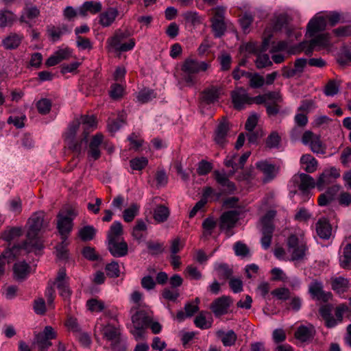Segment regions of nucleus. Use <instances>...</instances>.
I'll use <instances>...</instances> for the list:
<instances>
[{
  "instance_id": "obj_61",
  "label": "nucleus",
  "mask_w": 351,
  "mask_h": 351,
  "mask_svg": "<svg viewBox=\"0 0 351 351\" xmlns=\"http://www.w3.org/2000/svg\"><path fill=\"white\" fill-rule=\"evenodd\" d=\"M271 295L280 300H287L290 297V291L287 288L280 287L271 291Z\"/></svg>"
},
{
  "instance_id": "obj_18",
  "label": "nucleus",
  "mask_w": 351,
  "mask_h": 351,
  "mask_svg": "<svg viewBox=\"0 0 351 351\" xmlns=\"http://www.w3.org/2000/svg\"><path fill=\"white\" fill-rule=\"evenodd\" d=\"M108 249L114 257H123L128 254V246L123 240H117L107 242Z\"/></svg>"
},
{
  "instance_id": "obj_48",
  "label": "nucleus",
  "mask_w": 351,
  "mask_h": 351,
  "mask_svg": "<svg viewBox=\"0 0 351 351\" xmlns=\"http://www.w3.org/2000/svg\"><path fill=\"white\" fill-rule=\"evenodd\" d=\"M36 108L39 113L47 114L51 110V101L47 98H42L37 101Z\"/></svg>"
},
{
  "instance_id": "obj_2",
  "label": "nucleus",
  "mask_w": 351,
  "mask_h": 351,
  "mask_svg": "<svg viewBox=\"0 0 351 351\" xmlns=\"http://www.w3.org/2000/svg\"><path fill=\"white\" fill-rule=\"evenodd\" d=\"M287 253L292 261H302L308 252L306 241L302 234L290 235L287 241Z\"/></svg>"
},
{
  "instance_id": "obj_40",
  "label": "nucleus",
  "mask_w": 351,
  "mask_h": 351,
  "mask_svg": "<svg viewBox=\"0 0 351 351\" xmlns=\"http://www.w3.org/2000/svg\"><path fill=\"white\" fill-rule=\"evenodd\" d=\"M169 216V210L163 205L157 206L154 210V219L158 223L165 221Z\"/></svg>"
},
{
  "instance_id": "obj_60",
  "label": "nucleus",
  "mask_w": 351,
  "mask_h": 351,
  "mask_svg": "<svg viewBox=\"0 0 351 351\" xmlns=\"http://www.w3.org/2000/svg\"><path fill=\"white\" fill-rule=\"evenodd\" d=\"M184 247V243L180 237L172 239L170 242V255H177V254Z\"/></svg>"
},
{
  "instance_id": "obj_8",
  "label": "nucleus",
  "mask_w": 351,
  "mask_h": 351,
  "mask_svg": "<svg viewBox=\"0 0 351 351\" xmlns=\"http://www.w3.org/2000/svg\"><path fill=\"white\" fill-rule=\"evenodd\" d=\"M292 182L298 185L304 199L309 198V190L316 186L313 178L304 173L295 174L292 178Z\"/></svg>"
},
{
  "instance_id": "obj_1",
  "label": "nucleus",
  "mask_w": 351,
  "mask_h": 351,
  "mask_svg": "<svg viewBox=\"0 0 351 351\" xmlns=\"http://www.w3.org/2000/svg\"><path fill=\"white\" fill-rule=\"evenodd\" d=\"M208 66L206 62L192 58L186 59L181 67L182 81L189 86H193L197 81L196 75L201 71H206Z\"/></svg>"
},
{
  "instance_id": "obj_53",
  "label": "nucleus",
  "mask_w": 351,
  "mask_h": 351,
  "mask_svg": "<svg viewBox=\"0 0 351 351\" xmlns=\"http://www.w3.org/2000/svg\"><path fill=\"white\" fill-rule=\"evenodd\" d=\"M217 224L216 221L213 217H208L204 220L202 227L204 229V236L208 237L211 235L213 229Z\"/></svg>"
},
{
  "instance_id": "obj_50",
  "label": "nucleus",
  "mask_w": 351,
  "mask_h": 351,
  "mask_svg": "<svg viewBox=\"0 0 351 351\" xmlns=\"http://www.w3.org/2000/svg\"><path fill=\"white\" fill-rule=\"evenodd\" d=\"M16 251V248H12L11 250H6L2 254V256L0 257V277L3 275L5 271V263L3 259L7 258L8 259V261H10L15 257V252Z\"/></svg>"
},
{
  "instance_id": "obj_39",
  "label": "nucleus",
  "mask_w": 351,
  "mask_h": 351,
  "mask_svg": "<svg viewBox=\"0 0 351 351\" xmlns=\"http://www.w3.org/2000/svg\"><path fill=\"white\" fill-rule=\"evenodd\" d=\"M16 20V16L11 11H0V27H10Z\"/></svg>"
},
{
  "instance_id": "obj_42",
  "label": "nucleus",
  "mask_w": 351,
  "mask_h": 351,
  "mask_svg": "<svg viewBox=\"0 0 351 351\" xmlns=\"http://www.w3.org/2000/svg\"><path fill=\"white\" fill-rule=\"evenodd\" d=\"M62 242L56 247V256L59 259L66 260L69 258L68 245L69 241L67 238H61Z\"/></svg>"
},
{
  "instance_id": "obj_13",
  "label": "nucleus",
  "mask_w": 351,
  "mask_h": 351,
  "mask_svg": "<svg viewBox=\"0 0 351 351\" xmlns=\"http://www.w3.org/2000/svg\"><path fill=\"white\" fill-rule=\"evenodd\" d=\"M308 293L313 299L326 302L329 300L332 294L330 292H324L323 283L318 280H313L308 286Z\"/></svg>"
},
{
  "instance_id": "obj_38",
  "label": "nucleus",
  "mask_w": 351,
  "mask_h": 351,
  "mask_svg": "<svg viewBox=\"0 0 351 351\" xmlns=\"http://www.w3.org/2000/svg\"><path fill=\"white\" fill-rule=\"evenodd\" d=\"M300 162L304 165V169L307 173H313L317 168V161L311 154L303 155L300 158Z\"/></svg>"
},
{
  "instance_id": "obj_28",
  "label": "nucleus",
  "mask_w": 351,
  "mask_h": 351,
  "mask_svg": "<svg viewBox=\"0 0 351 351\" xmlns=\"http://www.w3.org/2000/svg\"><path fill=\"white\" fill-rule=\"evenodd\" d=\"M30 272L31 267L25 261L16 263L13 266L14 278L18 281L24 280Z\"/></svg>"
},
{
  "instance_id": "obj_41",
  "label": "nucleus",
  "mask_w": 351,
  "mask_h": 351,
  "mask_svg": "<svg viewBox=\"0 0 351 351\" xmlns=\"http://www.w3.org/2000/svg\"><path fill=\"white\" fill-rule=\"evenodd\" d=\"M220 90L217 87H211L204 90L203 93L202 99L206 104L214 103L217 101L219 95Z\"/></svg>"
},
{
  "instance_id": "obj_22",
  "label": "nucleus",
  "mask_w": 351,
  "mask_h": 351,
  "mask_svg": "<svg viewBox=\"0 0 351 351\" xmlns=\"http://www.w3.org/2000/svg\"><path fill=\"white\" fill-rule=\"evenodd\" d=\"M256 167L263 174L265 182L272 180L278 173L276 167L267 160L257 162Z\"/></svg>"
},
{
  "instance_id": "obj_23",
  "label": "nucleus",
  "mask_w": 351,
  "mask_h": 351,
  "mask_svg": "<svg viewBox=\"0 0 351 351\" xmlns=\"http://www.w3.org/2000/svg\"><path fill=\"white\" fill-rule=\"evenodd\" d=\"M23 39L21 34L11 32L1 40V46L6 50H13L19 47Z\"/></svg>"
},
{
  "instance_id": "obj_34",
  "label": "nucleus",
  "mask_w": 351,
  "mask_h": 351,
  "mask_svg": "<svg viewBox=\"0 0 351 351\" xmlns=\"http://www.w3.org/2000/svg\"><path fill=\"white\" fill-rule=\"evenodd\" d=\"M130 303L132 304L130 311H135L137 308L148 307L143 302V293L139 291H134L130 295L129 298Z\"/></svg>"
},
{
  "instance_id": "obj_35",
  "label": "nucleus",
  "mask_w": 351,
  "mask_h": 351,
  "mask_svg": "<svg viewBox=\"0 0 351 351\" xmlns=\"http://www.w3.org/2000/svg\"><path fill=\"white\" fill-rule=\"evenodd\" d=\"M348 285L349 280L342 276L332 279V289L339 294L345 293L348 289Z\"/></svg>"
},
{
  "instance_id": "obj_3",
  "label": "nucleus",
  "mask_w": 351,
  "mask_h": 351,
  "mask_svg": "<svg viewBox=\"0 0 351 351\" xmlns=\"http://www.w3.org/2000/svg\"><path fill=\"white\" fill-rule=\"evenodd\" d=\"M131 36V32L128 29H117L113 36L108 38L107 47L109 50L124 52L132 50L135 46L134 38H130L126 43L123 41Z\"/></svg>"
},
{
  "instance_id": "obj_6",
  "label": "nucleus",
  "mask_w": 351,
  "mask_h": 351,
  "mask_svg": "<svg viewBox=\"0 0 351 351\" xmlns=\"http://www.w3.org/2000/svg\"><path fill=\"white\" fill-rule=\"evenodd\" d=\"M276 212L275 210L268 211L261 219L263 237L261 242L262 247L267 250L271 245L274 226L272 219L275 217Z\"/></svg>"
},
{
  "instance_id": "obj_12",
  "label": "nucleus",
  "mask_w": 351,
  "mask_h": 351,
  "mask_svg": "<svg viewBox=\"0 0 351 351\" xmlns=\"http://www.w3.org/2000/svg\"><path fill=\"white\" fill-rule=\"evenodd\" d=\"M232 101L234 107L237 110H241L245 105H250L251 97L247 90L242 87L236 88L231 93Z\"/></svg>"
},
{
  "instance_id": "obj_5",
  "label": "nucleus",
  "mask_w": 351,
  "mask_h": 351,
  "mask_svg": "<svg viewBox=\"0 0 351 351\" xmlns=\"http://www.w3.org/2000/svg\"><path fill=\"white\" fill-rule=\"evenodd\" d=\"M78 212L70 207L59 212L57 215V228L61 238H67L73 230V221Z\"/></svg>"
},
{
  "instance_id": "obj_62",
  "label": "nucleus",
  "mask_w": 351,
  "mask_h": 351,
  "mask_svg": "<svg viewBox=\"0 0 351 351\" xmlns=\"http://www.w3.org/2000/svg\"><path fill=\"white\" fill-rule=\"evenodd\" d=\"M234 250L235 254L239 256L244 257L247 256L250 254V250L247 246L240 241H238L234 244Z\"/></svg>"
},
{
  "instance_id": "obj_55",
  "label": "nucleus",
  "mask_w": 351,
  "mask_h": 351,
  "mask_svg": "<svg viewBox=\"0 0 351 351\" xmlns=\"http://www.w3.org/2000/svg\"><path fill=\"white\" fill-rule=\"evenodd\" d=\"M156 96V95L154 90L149 89H144L138 93L137 99L140 102L147 103L155 98Z\"/></svg>"
},
{
  "instance_id": "obj_21",
  "label": "nucleus",
  "mask_w": 351,
  "mask_h": 351,
  "mask_svg": "<svg viewBox=\"0 0 351 351\" xmlns=\"http://www.w3.org/2000/svg\"><path fill=\"white\" fill-rule=\"evenodd\" d=\"M238 219V212L235 210L226 212L220 217L219 227L222 230H229L235 226Z\"/></svg>"
},
{
  "instance_id": "obj_51",
  "label": "nucleus",
  "mask_w": 351,
  "mask_h": 351,
  "mask_svg": "<svg viewBox=\"0 0 351 351\" xmlns=\"http://www.w3.org/2000/svg\"><path fill=\"white\" fill-rule=\"evenodd\" d=\"M351 263V243L346 245L343 249V255L340 259V265L343 268H349Z\"/></svg>"
},
{
  "instance_id": "obj_58",
  "label": "nucleus",
  "mask_w": 351,
  "mask_h": 351,
  "mask_svg": "<svg viewBox=\"0 0 351 351\" xmlns=\"http://www.w3.org/2000/svg\"><path fill=\"white\" fill-rule=\"evenodd\" d=\"M280 142V137L276 132H272L266 140V145L268 147L278 148Z\"/></svg>"
},
{
  "instance_id": "obj_44",
  "label": "nucleus",
  "mask_w": 351,
  "mask_h": 351,
  "mask_svg": "<svg viewBox=\"0 0 351 351\" xmlns=\"http://www.w3.org/2000/svg\"><path fill=\"white\" fill-rule=\"evenodd\" d=\"M68 282L69 277L66 276V269L64 268L60 269L54 281V285L59 289L69 286Z\"/></svg>"
},
{
  "instance_id": "obj_7",
  "label": "nucleus",
  "mask_w": 351,
  "mask_h": 351,
  "mask_svg": "<svg viewBox=\"0 0 351 351\" xmlns=\"http://www.w3.org/2000/svg\"><path fill=\"white\" fill-rule=\"evenodd\" d=\"M100 330L103 333L104 337L108 341H111V347L113 351L125 350V345L120 341V333L117 327L108 324L106 326L101 325Z\"/></svg>"
},
{
  "instance_id": "obj_63",
  "label": "nucleus",
  "mask_w": 351,
  "mask_h": 351,
  "mask_svg": "<svg viewBox=\"0 0 351 351\" xmlns=\"http://www.w3.org/2000/svg\"><path fill=\"white\" fill-rule=\"evenodd\" d=\"M148 163V160L145 157L136 158L130 160V167L134 170H141Z\"/></svg>"
},
{
  "instance_id": "obj_52",
  "label": "nucleus",
  "mask_w": 351,
  "mask_h": 351,
  "mask_svg": "<svg viewBox=\"0 0 351 351\" xmlns=\"http://www.w3.org/2000/svg\"><path fill=\"white\" fill-rule=\"evenodd\" d=\"M86 306L92 312H101L105 308V304L101 300L93 298L86 302Z\"/></svg>"
},
{
  "instance_id": "obj_16",
  "label": "nucleus",
  "mask_w": 351,
  "mask_h": 351,
  "mask_svg": "<svg viewBox=\"0 0 351 351\" xmlns=\"http://www.w3.org/2000/svg\"><path fill=\"white\" fill-rule=\"evenodd\" d=\"M229 130L228 121L223 119L217 125L214 134V141L219 146L223 147L226 144Z\"/></svg>"
},
{
  "instance_id": "obj_46",
  "label": "nucleus",
  "mask_w": 351,
  "mask_h": 351,
  "mask_svg": "<svg viewBox=\"0 0 351 351\" xmlns=\"http://www.w3.org/2000/svg\"><path fill=\"white\" fill-rule=\"evenodd\" d=\"M140 206L137 204H132L123 211V219L126 222L132 221L138 214Z\"/></svg>"
},
{
  "instance_id": "obj_45",
  "label": "nucleus",
  "mask_w": 351,
  "mask_h": 351,
  "mask_svg": "<svg viewBox=\"0 0 351 351\" xmlns=\"http://www.w3.org/2000/svg\"><path fill=\"white\" fill-rule=\"evenodd\" d=\"M33 344L36 345L39 350H47L51 346L52 343L44 335L38 333L35 335Z\"/></svg>"
},
{
  "instance_id": "obj_43",
  "label": "nucleus",
  "mask_w": 351,
  "mask_h": 351,
  "mask_svg": "<svg viewBox=\"0 0 351 351\" xmlns=\"http://www.w3.org/2000/svg\"><path fill=\"white\" fill-rule=\"evenodd\" d=\"M96 232L93 226H85L79 230L78 235L82 241H90L94 238Z\"/></svg>"
},
{
  "instance_id": "obj_54",
  "label": "nucleus",
  "mask_w": 351,
  "mask_h": 351,
  "mask_svg": "<svg viewBox=\"0 0 351 351\" xmlns=\"http://www.w3.org/2000/svg\"><path fill=\"white\" fill-rule=\"evenodd\" d=\"M147 247L149 253L152 255H157L164 252V245L162 243L148 241L147 242Z\"/></svg>"
},
{
  "instance_id": "obj_4",
  "label": "nucleus",
  "mask_w": 351,
  "mask_h": 351,
  "mask_svg": "<svg viewBox=\"0 0 351 351\" xmlns=\"http://www.w3.org/2000/svg\"><path fill=\"white\" fill-rule=\"evenodd\" d=\"M44 213L38 212L34 213L28 220V230L27 237L29 243L38 249L42 247V243L39 239V233L43 226Z\"/></svg>"
},
{
  "instance_id": "obj_14",
  "label": "nucleus",
  "mask_w": 351,
  "mask_h": 351,
  "mask_svg": "<svg viewBox=\"0 0 351 351\" xmlns=\"http://www.w3.org/2000/svg\"><path fill=\"white\" fill-rule=\"evenodd\" d=\"M104 141V136L101 133L94 135L89 143L88 150V159L90 160H97L101 156L100 145Z\"/></svg>"
},
{
  "instance_id": "obj_37",
  "label": "nucleus",
  "mask_w": 351,
  "mask_h": 351,
  "mask_svg": "<svg viewBox=\"0 0 351 351\" xmlns=\"http://www.w3.org/2000/svg\"><path fill=\"white\" fill-rule=\"evenodd\" d=\"M217 337L221 339L224 346H233L237 339L236 333L230 330L227 332L223 330H218L217 332Z\"/></svg>"
},
{
  "instance_id": "obj_29",
  "label": "nucleus",
  "mask_w": 351,
  "mask_h": 351,
  "mask_svg": "<svg viewBox=\"0 0 351 351\" xmlns=\"http://www.w3.org/2000/svg\"><path fill=\"white\" fill-rule=\"evenodd\" d=\"M119 14L115 8H109L99 15V23L103 27L110 26Z\"/></svg>"
},
{
  "instance_id": "obj_20",
  "label": "nucleus",
  "mask_w": 351,
  "mask_h": 351,
  "mask_svg": "<svg viewBox=\"0 0 351 351\" xmlns=\"http://www.w3.org/2000/svg\"><path fill=\"white\" fill-rule=\"evenodd\" d=\"M309 45V48L305 51L307 55H310L315 48L321 49L330 46V35L328 34H321L317 36H314V38L311 40Z\"/></svg>"
},
{
  "instance_id": "obj_17",
  "label": "nucleus",
  "mask_w": 351,
  "mask_h": 351,
  "mask_svg": "<svg viewBox=\"0 0 351 351\" xmlns=\"http://www.w3.org/2000/svg\"><path fill=\"white\" fill-rule=\"evenodd\" d=\"M231 304V299L228 296H222L215 300L210 305V309L216 317L221 316L228 312Z\"/></svg>"
},
{
  "instance_id": "obj_9",
  "label": "nucleus",
  "mask_w": 351,
  "mask_h": 351,
  "mask_svg": "<svg viewBox=\"0 0 351 351\" xmlns=\"http://www.w3.org/2000/svg\"><path fill=\"white\" fill-rule=\"evenodd\" d=\"M213 16L211 19L212 29L215 37H221L223 35L226 26L224 21L225 9L218 6L212 10Z\"/></svg>"
},
{
  "instance_id": "obj_49",
  "label": "nucleus",
  "mask_w": 351,
  "mask_h": 351,
  "mask_svg": "<svg viewBox=\"0 0 351 351\" xmlns=\"http://www.w3.org/2000/svg\"><path fill=\"white\" fill-rule=\"evenodd\" d=\"M125 120V115L121 114L117 120H112L108 122V128L110 132L114 133L118 131L124 124Z\"/></svg>"
},
{
  "instance_id": "obj_56",
  "label": "nucleus",
  "mask_w": 351,
  "mask_h": 351,
  "mask_svg": "<svg viewBox=\"0 0 351 351\" xmlns=\"http://www.w3.org/2000/svg\"><path fill=\"white\" fill-rule=\"evenodd\" d=\"M205 313H200L194 320L195 326L201 329H207L211 327V322L206 320Z\"/></svg>"
},
{
  "instance_id": "obj_59",
  "label": "nucleus",
  "mask_w": 351,
  "mask_h": 351,
  "mask_svg": "<svg viewBox=\"0 0 351 351\" xmlns=\"http://www.w3.org/2000/svg\"><path fill=\"white\" fill-rule=\"evenodd\" d=\"M107 275L111 278H117L120 274L119 266L117 262L112 261L106 266Z\"/></svg>"
},
{
  "instance_id": "obj_15",
  "label": "nucleus",
  "mask_w": 351,
  "mask_h": 351,
  "mask_svg": "<svg viewBox=\"0 0 351 351\" xmlns=\"http://www.w3.org/2000/svg\"><path fill=\"white\" fill-rule=\"evenodd\" d=\"M339 176V172L335 167L325 169L319 176L316 182V186L319 191H322L326 186L332 184Z\"/></svg>"
},
{
  "instance_id": "obj_24",
  "label": "nucleus",
  "mask_w": 351,
  "mask_h": 351,
  "mask_svg": "<svg viewBox=\"0 0 351 351\" xmlns=\"http://www.w3.org/2000/svg\"><path fill=\"white\" fill-rule=\"evenodd\" d=\"M47 32L51 41L57 42L62 36L70 34L71 29L65 24L51 25L47 27Z\"/></svg>"
},
{
  "instance_id": "obj_26",
  "label": "nucleus",
  "mask_w": 351,
  "mask_h": 351,
  "mask_svg": "<svg viewBox=\"0 0 351 351\" xmlns=\"http://www.w3.org/2000/svg\"><path fill=\"white\" fill-rule=\"evenodd\" d=\"M315 334V330L313 325L300 326L295 332V337L302 342L311 341Z\"/></svg>"
},
{
  "instance_id": "obj_19",
  "label": "nucleus",
  "mask_w": 351,
  "mask_h": 351,
  "mask_svg": "<svg viewBox=\"0 0 351 351\" xmlns=\"http://www.w3.org/2000/svg\"><path fill=\"white\" fill-rule=\"evenodd\" d=\"M80 125V121L79 120L73 121L69 126L68 130L65 134V139L67 141L68 146L76 152H80L81 151L80 145H78L73 141Z\"/></svg>"
},
{
  "instance_id": "obj_31",
  "label": "nucleus",
  "mask_w": 351,
  "mask_h": 351,
  "mask_svg": "<svg viewBox=\"0 0 351 351\" xmlns=\"http://www.w3.org/2000/svg\"><path fill=\"white\" fill-rule=\"evenodd\" d=\"M316 231L320 238L329 239L332 233V228L328 221L325 218L320 219L316 223Z\"/></svg>"
},
{
  "instance_id": "obj_27",
  "label": "nucleus",
  "mask_w": 351,
  "mask_h": 351,
  "mask_svg": "<svg viewBox=\"0 0 351 351\" xmlns=\"http://www.w3.org/2000/svg\"><path fill=\"white\" fill-rule=\"evenodd\" d=\"M213 174L217 182L224 187L228 193H232L235 191L236 186L234 184L228 179L229 174L227 175L224 171H219L217 170L215 171Z\"/></svg>"
},
{
  "instance_id": "obj_36",
  "label": "nucleus",
  "mask_w": 351,
  "mask_h": 351,
  "mask_svg": "<svg viewBox=\"0 0 351 351\" xmlns=\"http://www.w3.org/2000/svg\"><path fill=\"white\" fill-rule=\"evenodd\" d=\"M79 121H80V124L82 125L83 129L84 130L83 140L87 141V136L89 132L87 130L96 128L97 123L95 117L93 115L82 116Z\"/></svg>"
},
{
  "instance_id": "obj_10",
  "label": "nucleus",
  "mask_w": 351,
  "mask_h": 351,
  "mask_svg": "<svg viewBox=\"0 0 351 351\" xmlns=\"http://www.w3.org/2000/svg\"><path fill=\"white\" fill-rule=\"evenodd\" d=\"M132 326L135 327H148L151 323L152 311L148 307L130 311Z\"/></svg>"
},
{
  "instance_id": "obj_47",
  "label": "nucleus",
  "mask_w": 351,
  "mask_h": 351,
  "mask_svg": "<svg viewBox=\"0 0 351 351\" xmlns=\"http://www.w3.org/2000/svg\"><path fill=\"white\" fill-rule=\"evenodd\" d=\"M215 269L221 277L225 279L229 278L232 274V269L226 263H216L215 264Z\"/></svg>"
},
{
  "instance_id": "obj_33",
  "label": "nucleus",
  "mask_w": 351,
  "mask_h": 351,
  "mask_svg": "<svg viewBox=\"0 0 351 351\" xmlns=\"http://www.w3.org/2000/svg\"><path fill=\"white\" fill-rule=\"evenodd\" d=\"M123 227L120 221H114L107 234V242L123 239Z\"/></svg>"
},
{
  "instance_id": "obj_30",
  "label": "nucleus",
  "mask_w": 351,
  "mask_h": 351,
  "mask_svg": "<svg viewBox=\"0 0 351 351\" xmlns=\"http://www.w3.org/2000/svg\"><path fill=\"white\" fill-rule=\"evenodd\" d=\"M101 4L100 2H95L93 1L84 2L82 6L78 8L79 15L85 16L87 12L96 14L101 11Z\"/></svg>"
},
{
  "instance_id": "obj_25",
  "label": "nucleus",
  "mask_w": 351,
  "mask_h": 351,
  "mask_svg": "<svg viewBox=\"0 0 351 351\" xmlns=\"http://www.w3.org/2000/svg\"><path fill=\"white\" fill-rule=\"evenodd\" d=\"M71 56V51L69 48H60L47 60L46 65L48 66H55L61 61L69 58Z\"/></svg>"
},
{
  "instance_id": "obj_64",
  "label": "nucleus",
  "mask_w": 351,
  "mask_h": 351,
  "mask_svg": "<svg viewBox=\"0 0 351 351\" xmlns=\"http://www.w3.org/2000/svg\"><path fill=\"white\" fill-rule=\"evenodd\" d=\"M312 152L316 154H324L325 152V147L318 136H316L311 143L309 145Z\"/></svg>"
},
{
  "instance_id": "obj_11",
  "label": "nucleus",
  "mask_w": 351,
  "mask_h": 351,
  "mask_svg": "<svg viewBox=\"0 0 351 351\" xmlns=\"http://www.w3.org/2000/svg\"><path fill=\"white\" fill-rule=\"evenodd\" d=\"M326 24L324 14H317L308 23L306 36L311 38L315 36L317 34L326 29Z\"/></svg>"
},
{
  "instance_id": "obj_57",
  "label": "nucleus",
  "mask_w": 351,
  "mask_h": 351,
  "mask_svg": "<svg viewBox=\"0 0 351 351\" xmlns=\"http://www.w3.org/2000/svg\"><path fill=\"white\" fill-rule=\"evenodd\" d=\"M255 63L258 69H263L272 65V62L267 54L258 55Z\"/></svg>"
},
{
  "instance_id": "obj_32",
  "label": "nucleus",
  "mask_w": 351,
  "mask_h": 351,
  "mask_svg": "<svg viewBox=\"0 0 351 351\" xmlns=\"http://www.w3.org/2000/svg\"><path fill=\"white\" fill-rule=\"evenodd\" d=\"M40 12L36 7L28 8L24 10L20 17V21L27 24L32 27L35 22V19L38 17Z\"/></svg>"
}]
</instances>
